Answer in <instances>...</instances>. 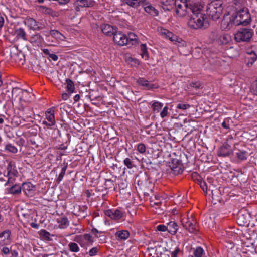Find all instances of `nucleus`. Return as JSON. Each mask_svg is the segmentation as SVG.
<instances>
[{
    "instance_id": "obj_63",
    "label": "nucleus",
    "mask_w": 257,
    "mask_h": 257,
    "mask_svg": "<svg viewBox=\"0 0 257 257\" xmlns=\"http://www.w3.org/2000/svg\"><path fill=\"white\" fill-rule=\"evenodd\" d=\"M49 58L52 59L53 61H57L58 59V57L57 56V55L51 53H50V54L49 55Z\"/></svg>"
},
{
    "instance_id": "obj_42",
    "label": "nucleus",
    "mask_w": 257,
    "mask_h": 257,
    "mask_svg": "<svg viewBox=\"0 0 257 257\" xmlns=\"http://www.w3.org/2000/svg\"><path fill=\"white\" fill-rule=\"evenodd\" d=\"M50 34L56 39L62 40L65 37L58 31L56 30H51L50 31Z\"/></svg>"
},
{
    "instance_id": "obj_24",
    "label": "nucleus",
    "mask_w": 257,
    "mask_h": 257,
    "mask_svg": "<svg viewBox=\"0 0 257 257\" xmlns=\"http://www.w3.org/2000/svg\"><path fill=\"white\" fill-rule=\"evenodd\" d=\"M167 231L172 235H174L178 230V226L174 221H170L167 223Z\"/></svg>"
},
{
    "instance_id": "obj_28",
    "label": "nucleus",
    "mask_w": 257,
    "mask_h": 257,
    "mask_svg": "<svg viewBox=\"0 0 257 257\" xmlns=\"http://www.w3.org/2000/svg\"><path fill=\"white\" fill-rule=\"evenodd\" d=\"M15 34L16 35V38L18 39H21L23 40H27L26 33L24 29L22 28L16 29L15 30Z\"/></svg>"
},
{
    "instance_id": "obj_38",
    "label": "nucleus",
    "mask_w": 257,
    "mask_h": 257,
    "mask_svg": "<svg viewBox=\"0 0 257 257\" xmlns=\"http://www.w3.org/2000/svg\"><path fill=\"white\" fill-rule=\"evenodd\" d=\"M21 186L22 190L27 194V191L30 192L34 188V186L30 182L24 183Z\"/></svg>"
},
{
    "instance_id": "obj_15",
    "label": "nucleus",
    "mask_w": 257,
    "mask_h": 257,
    "mask_svg": "<svg viewBox=\"0 0 257 257\" xmlns=\"http://www.w3.org/2000/svg\"><path fill=\"white\" fill-rule=\"evenodd\" d=\"M233 153L231 146L228 144H223L218 151V155L222 157L229 156Z\"/></svg>"
},
{
    "instance_id": "obj_7",
    "label": "nucleus",
    "mask_w": 257,
    "mask_h": 257,
    "mask_svg": "<svg viewBox=\"0 0 257 257\" xmlns=\"http://www.w3.org/2000/svg\"><path fill=\"white\" fill-rule=\"evenodd\" d=\"M159 32L161 35L168 39L171 41L173 42L174 44L179 43L183 46L185 42L177 36L173 34L171 32L167 29L161 28L159 30Z\"/></svg>"
},
{
    "instance_id": "obj_37",
    "label": "nucleus",
    "mask_w": 257,
    "mask_h": 257,
    "mask_svg": "<svg viewBox=\"0 0 257 257\" xmlns=\"http://www.w3.org/2000/svg\"><path fill=\"white\" fill-rule=\"evenodd\" d=\"M163 106V103L158 101H155L151 105V108L154 113H158Z\"/></svg>"
},
{
    "instance_id": "obj_55",
    "label": "nucleus",
    "mask_w": 257,
    "mask_h": 257,
    "mask_svg": "<svg viewBox=\"0 0 257 257\" xmlns=\"http://www.w3.org/2000/svg\"><path fill=\"white\" fill-rule=\"evenodd\" d=\"M190 107V105H189L188 104L179 103L177 106V108L181 109L183 110H186Z\"/></svg>"
},
{
    "instance_id": "obj_6",
    "label": "nucleus",
    "mask_w": 257,
    "mask_h": 257,
    "mask_svg": "<svg viewBox=\"0 0 257 257\" xmlns=\"http://www.w3.org/2000/svg\"><path fill=\"white\" fill-rule=\"evenodd\" d=\"M8 181L6 183L5 185L8 184H13L15 181V178L17 177L18 175V172L16 169V166L15 163L13 161H11L7 168Z\"/></svg>"
},
{
    "instance_id": "obj_46",
    "label": "nucleus",
    "mask_w": 257,
    "mask_h": 257,
    "mask_svg": "<svg viewBox=\"0 0 257 257\" xmlns=\"http://www.w3.org/2000/svg\"><path fill=\"white\" fill-rule=\"evenodd\" d=\"M70 251L73 252H78L79 251V247L77 243L74 242H70L68 245Z\"/></svg>"
},
{
    "instance_id": "obj_17",
    "label": "nucleus",
    "mask_w": 257,
    "mask_h": 257,
    "mask_svg": "<svg viewBox=\"0 0 257 257\" xmlns=\"http://www.w3.org/2000/svg\"><path fill=\"white\" fill-rule=\"evenodd\" d=\"M11 232L9 230H6L0 232V246L8 244L10 242Z\"/></svg>"
},
{
    "instance_id": "obj_47",
    "label": "nucleus",
    "mask_w": 257,
    "mask_h": 257,
    "mask_svg": "<svg viewBox=\"0 0 257 257\" xmlns=\"http://www.w3.org/2000/svg\"><path fill=\"white\" fill-rule=\"evenodd\" d=\"M67 168V164H64L63 167H62L61 169V173L59 175V176L57 179V182L59 183L60 181H61L63 178V177L64 176L65 174V172Z\"/></svg>"
},
{
    "instance_id": "obj_34",
    "label": "nucleus",
    "mask_w": 257,
    "mask_h": 257,
    "mask_svg": "<svg viewBox=\"0 0 257 257\" xmlns=\"http://www.w3.org/2000/svg\"><path fill=\"white\" fill-rule=\"evenodd\" d=\"M231 41V37L230 35L226 34H222L220 36L219 38V42L222 45L228 44Z\"/></svg>"
},
{
    "instance_id": "obj_45",
    "label": "nucleus",
    "mask_w": 257,
    "mask_h": 257,
    "mask_svg": "<svg viewBox=\"0 0 257 257\" xmlns=\"http://www.w3.org/2000/svg\"><path fill=\"white\" fill-rule=\"evenodd\" d=\"M73 226H71L70 228V229L71 230V233L70 235H73L75 234H79L81 233L83 229L81 227H76L77 224H73Z\"/></svg>"
},
{
    "instance_id": "obj_16",
    "label": "nucleus",
    "mask_w": 257,
    "mask_h": 257,
    "mask_svg": "<svg viewBox=\"0 0 257 257\" xmlns=\"http://www.w3.org/2000/svg\"><path fill=\"white\" fill-rule=\"evenodd\" d=\"M105 214L115 220H120L123 216V213L118 209L108 210L106 212Z\"/></svg>"
},
{
    "instance_id": "obj_58",
    "label": "nucleus",
    "mask_w": 257,
    "mask_h": 257,
    "mask_svg": "<svg viewBox=\"0 0 257 257\" xmlns=\"http://www.w3.org/2000/svg\"><path fill=\"white\" fill-rule=\"evenodd\" d=\"M42 124L46 126L48 128L54 125V124H53V122H50L49 121L48 122L46 120V119H45L44 120H42Z\"/></svg>"
},
{
    "instance_id": "obj_48",
    "label": "nucleus",
    "mask_w": 257,
    "mask_h": 257,
    "mask_svg": "<svg viewBox=\"0 0 257 257\" xmlns=\"http://www.w3.org/2000/svg\"><path fill=\"white\" fill-rule=\"evenodd\" d=\"M5 149L12 153H16L18 151L17 148L11 144H7L5 146Z\"/></svg>"
},
{
    "instance_id": "obj_64",
    "label": "nucleus",
    "mask_w": 257,
    "mask_h": 257,
    "mask_svg": "<svg viewBox=\"0 0 257 257\" xmlns=\"http://www.w3.org/2000/svg\"><path fill=\"white\" fill-rule=\"evenodd\" d=\"M176 160H174L171 164V165H170V167L171 168V172H173V167H177V164L176 163V162L175 161Z\"/></svg>"
},
{
    "instance_id": "obj_40",
    "label": "nucleus",
    "mask_w": 257,
    "mask_h": 257,
    "mask_svg": "<svg viewBox=\"0 0 257 257\" xmlns=\"http://www.w3.org/2000/svg\"><path fill=\"white\" fill-rule=\"evenodd\" d=\"M66 85L67 91L70 93H72L74 92L75 87L73 82L70 79H67L66 80Z\"/></svg>"
},
{
    "instance_id": "obj_4",
    "label": "nucleus",
    "mask_w": 257,
    "mask_h": 257,
    "mask_svg": "<svg viewBox=\"0 0 257 257\" xmlns=\"http://www.w3.org/2000/svg\"><path fill=\"white\" fill-rule=\"evenodd\" d=\"M181 223L183 228L191 233H196L198 231V225L196 220L194 218L192 214L181 219Z\"/></svg>"
},
{
    "instance_id": "obj_61",
    "label": "nucleus",
    "mask_w": 257,
    "mask_h": 257,
    "mask_svg": "<svg viewBox=\"0 0 257 257\" xmlns=\"http://www.w3.org/2000/svg\"><path fill=\"white\" fill-rule=\"evenodd\" d=\"M200 185L202 190L205 191L207 190L206 184L204 181L200 182Z\"/></svg>"
},
{
    "instance_id": "obj_50",
    "label": "nucleus",
    "mask_w": 257,
    "mask_h": 257,
    "mask_svg": "<svg viewBox=\"0 0 257 257\" xmlns=\"http://www.w3.org/2000/svg\"><path fill=\"white\" fill-rule=\"evenodd\" d=\"M124 164L129 169L133 168L135 166L132 160L130 158H125L123 161Z\"/></svg>"
},
{
    "instance_id": "obj_20",
    "label": "nucleus",
    "mask_w": 257,
    "mask_h": 257,
    "mask_svg": "<svg viewBox=\"0 0 257 257\" xmlns=\"http://www.w3.org/2000/svg\"><path fill=\"white\" fill-rule=\"evenodd\" d=\"M100 28L102 33L108 36H112L116 30V27L106 24L101 25Z\"/></svg>"
},
{
    "instance_id": "obj_18",
    "label": "nucleus",
    "mask_w": 257,
    "mask_h": 257,
    "mask_svg": "<svg viewBox=\"0 0 257 257\" xmlns=\"http://www.w3.org/2000/svg\"><path fill=\"white\" fill-rule=\"evenodd\" d=\"M114 235L117 241H122L127 239L130 236V233L128 230H121L117 231Z\"/></svg>"
},
{
    "instance_id": "obj_5",
    "label": "nucleus",
    "mask_w": 257,
    "mask_h": 257,
    "mask_svg": "<svg viewBox=\"0 0 257 257\" xmlns=\"http://www.w3.org/2000/svg\"><path fill=\"white\" fill-rule=\"evenodd\" d=\"M253 34L254 31L252 29L241 28L235 34V40L238 42H248Z\"/></svg>"
},
{
    "instance_id": "obj_54",
    "label": "nucleus",
    "mask_w": 257,
    "mask_h": 257,
    "mask_svg": "<svg viewBox=\"0 0 257 257\" xmlns=\"http://www.w3.org/2000/svg\"><path fill=\"white\" fill-rule=\"evenodd\" d=\"M168 114V107L167 106H165L163 110L160 112V116L162 118H164L165 116H167Z\"/></svg>"
},
{
    "instance_id": "obj_13",
    "label": "nucleus",
    "mask_w": 257,
    "mask_h": 257,
    "mask_svg": "<svg viewBox=\"0 0 257 257\" xmlns=\"http://www.w3.org/2000/svg\"><path fill=\"white\" fill-rule=\"evenodd\" d=\"M94 4V2L92 0H77L74 3L75 9L77 11H79L81 8L92 7Z\"/></svg>"
},
{
    "instance_id": "obj_23",
    "label": "nucleus",
    "mask_w": 257,
    "mask_h": 257,
    "mask_svg": "<svg viewBox=\"0 0 257 257\" xmlns=\"http://www.w3.org/2000/svg\"><path fill=\"white\" fill-rule=\"evenodd\" d=\"M32 96L33 97L34 95L31 94L27 90H23L21 97L20 98V102L21 103L22 102H30L32 100Z\"/></svg>"
},
{
    "instance_id": "obj_8",
    "label": "nucleus",
    "mask_w": 257,
    "mask_h": 257,
    "mask_svg": "<svg viewBox=\"0 0 257 257\" xmlns=\"http://www.w3.org/2000/svg\"><path fill=\"white\" fill-rule=\"evenodd\" d=\"M233 21V20L232 16H230L229 12H226L224 14L223 19L221 22V28L223 30L230 29L234 26V24Z\"/></svg>"
},
{
    "instance_id": "obj_2",
    "label": "nucleus",
    "mask_w": 257,
    "mask_h": 257,
    "mask_svg": "<svg viewBox=\"0 0 257 257\" xmlns=\"http://www.w3.org/2000/svg\"><path fill=\"white\" fill-rule=\"evenodd\" d=\"M199 9L196 12L192 13L191 18L188 22V26L194 29L201 28H206L208 26V20L205 14L200 13L201 6H198Z\"/></svg>"
},
{
    "instance_id": "obj_30",
    "label": "nucleus",
    "mask_w": 257,
    "mask_h": 257,
    "mask_svg": "<svg viewBox=\"0 0 257 257\" xmlns=\"http://www.w3.org/2000/svg\"><path fill=\"white\" fill-rule=\"evenodd\" d=\"M177 164V167H173V172H172L174 175H177L179 174H181L183 171V165L181 161L178 160H176L175 161Z\"/></svg>"
},
{
    "instance_id": "obj_60",
    "label": "nucleus",
    "mask_w": 257,
    "mask_h": 257,
    "mask_svg": "<svg viewBox=\"0 0 257 257\" xmlns=\"http://www.w3.org/2000/svg\"><path fill=\"white\" fill-rule=\"evenodd\" d=\"M10 250L8 247H4L2 250V252L6 255H8L10 254Z\"/></svg>"
},
{
    "instance_id": "obj_52",
    "label": "nucleus",
    "mask_w": 257,
    "mask_h": 257,
    "mask_svg": "<svg viewBox=\"0 0 257 257\" xmlns=\"http://www.w3.org/2000/svg\"><path fill=\"white\" fill-rule=\"evenodd\" d=\"M137 150L140 153H144L146 151V147L144 144L140 143L137 145Z\"/></svg>"
},
{
    "instance_id": "obj_57",
    "label": "nucleus",
    "mask_w": 257,
    "mask_h": 257,
    "mask_svg": "<svg viewBox=\"0 0 257 257\" xmlns=\"http://www.w3.org/2000/svg\"><path fill=\"white\" fill-rule=\"evenodd\" d=\"M181 251L179 248L177 247L175 249L171 252V257H178V254Z\"/></svg>"
},
{
    "instance_id": "obj_25",
    "label": "nucleus",
    "mask_w": 257,
    "mask_h": 257,
    "mask_svg": "<svg viewBox=\"0 0 257 257\" xmlns=\"http://www.w3.org/2000/svg\"><path fill=\"white\" fill-rule=\"evenodd\" d=\"M121 1L133 8H137L141 6L143 0H121Z\"/></svg>"
},
{
    "instance_id": "obj_31",
    "label": "nucleus",
    "mask_w": 257,
    "mask_h": 257,
    "mask_svg": "<svg viewBox=\"0 0 257 257\" xmlns=\"http://www.w3.org/2000/svg\"><path fill=\"white\" fill-rule=\"evenodd\" d=\"M162 200L163 197L162 196L159 195H155L154 198H152L150 201L151 205L153 207L155 206H158L159 205L161 204Z\"/></svg>"
},
{
    "instance_id": "obj_27",
    "label": "nucleus",
    "mask_w": 257,
    "mask_h": 257,
    "mask_svg": "<svg viewBox=\"0 0 257 257\" xmlns=\"http://www.w3.org/2000/svg\"><path fill=\"white\" fill-rule=\"evenodd\" d=\"M21 186L19 184L13 185L8 189V192L14 195H19L21 192Z\"/></svg>"
},
{
    "instance_id": "obj_53",
    "label": "nucleus",
    "mask_w": 257,
    "mask_h": 257,
    "mask_svg": "<svg viewBox=\"0 0 257 257\" xmlns=\"http://www.w3.org/2000/svg\"><path fill=\"white\" fill-rule=\"evenodd\" d=\"M99 251V248L98 247H93L91 248L88 252V254L91 256H94L97 254Z\"/></svg>"
},
{
    "instance_id": "obj_35",
    "label": "nucleus",
    "mask_w": 257,
    "mask_h": 257,
    "mask_svg": "<svg viewBox=\"0 0 257 257\" xmlns=\"http://www.w3.org/2000/svg\"><path fill=\"white\" fill-rule=\"evenodd\" d=\"M236 155L238 159L244 160L247 159L249 154L246 151L238 150L236 153Z\"/></svg>"
},
{
    "instance_id": "obj_62",
    "label": "nucleus",
    "mask_w": 257,
    "mask_h": 257,
    "mask_svg": "<svg viewBox=\"0 0 257 257\" xmlns=\"http://www.w3.org/2000/svg\"><path fill=\"white\" fill-rule=\"evenodd\" d=\"M250 59H251V61L249 62L251 64H253L257 59V55L255 53L253 55H251Z\"/></svg>"
},
{
    "instance_id": "obj_21",
    "label": "nucleus",
    "mask_w": 257,
    "mask_h": 257,
    "mask_svg": "<svg viewBox=\"0 0 257 257\" xmlns=\"http://www.w3.org/2000/svg\"><path fill=\"white\" fill-rule=\"evenodd\" d=\"M176 0H161V7L164 11H170L172 10L175 6Z\"/></svg>"
},
{
    "instance_id": "obj_36",
    "label": "nucleus",
    "mask_w": 257,
    "mask_h": 257,
    "mask_svg": "<svg viewBox=\"0 0 257 257\" xmlns=\"http://www.w3.org/2000/svg\"><path fill=\"white\" fill-rule=\"evenodd\" d=\"M57 223L61 228H66L68 226L69 221L66 217H62L57 219Z\"/></svg>"
},
{
    "instance_id": "obj_12",
    "label": "nucleus",
    "mask_w": 257,
    "mask_h": 257,
    "mask_svg": "<svg viewBox=\"0 0 257 257\" xmlns=\"http://www.w3.org/2000/svg\"><path fill=\"white\" fill-rule=\"evenodd\" d=\"M141 6L144 8L145 11L153 16L158 15L159 12L148 1L143 0Z\"/></svg>"
},
{
    "instance_id": "obj_11",
    "label": "nucleus",
    "mask_w": 257,
    "mask_h": 257,
    "mask_svg": "<svg viewBox=\"0 0 257 257\" xmlns=\"http://www.w3.org/2000/svg\"><path fill=\"white\" fill-rule=\"evenodd\" d=\"M242 19V25L246 26L251 22V17L249 10L244 8L238 11Z\"/></svg>"
},
{
    "instance_id": "obj_22",
    "label": "nucleus",
    "mask_w": 257,
    "mask_h": 257,
    "mask_svg": "<svg viewBox=\"0 0 257 257\" xmlns=\"http://www.w3.org/2000/svg\"><path fill=\"white\" fill-rule=\"evenodd\" d=\"M137 82L140 85L145 87L146 89L148 90L157 88V86H156L155 85L151 83L150 82L145 80L144 78H139Z\"/></svg>"
},
{
    "instance_id": "obj_19",
    "label": "nucleus",
    "mask_w": 257,
    "mask_h": 257,
    "mask_svg": "<svg viewBox=\"0 0 257 257\" xmlns=\"http://www.w3.org/2000/svg\"><path fill=\"white\" fill-rule=\"evenodd\" d=\"M24 23L31 29L34 30H40L43 28L42 26H39L38 22L32 18H27L25 20Z\"/></svg>"
},
{
    "instance_id": "obj_32",
    "label": "nucleus",
    "mask_w": 257,
    "mask_h": 257,
    "mask_svg": "<svg viewBox=\"0 0 257 257\" xmlns=\"http://www.w3.org/2000/svg\"><path fill=\"white\" fill-rule=\"evenodd\" d=\"M46 118L48 121L53 122V124H55L54 111L53 110H49L46 112Z\"/></svg>"
},
{
    "instance_id": "obj_10",
    "label": "nucleus",
    "mask_w": 257,
    "mask_h": 257,
    "mask_svg": "<svg viewBox=\"0 0 257 257\" xmlns=\"http://www.w3.org/2000/svg\"><path fill=\"white\" fill-rule=\"evenodd\" d=\"M249 214L246 211H240L237 214V222L239 225H247L249 222Z\"/></svg>"
},
{
    "instance_id": "obj_29",
    "label": "nucleus",
    "mask_w": 257,
    "mask_h": 257,
    "mask_svg": "<svg viewBox=\"0 0 257 257\" xmlns=\"http://www.w3.org/2000/svg\"><path fill=\"white\" fill-rule=\"evenodd\" d=\"M127 44L128 45H136L138 44V37L133 33H129L127 36Z\"/></svg>"
},
{
    "instance_id": "obj_9",
    "label": "nucleus",
    "mask_w": 257,
    "mask_h": 257,
    "mask_svg": "<svg viewBox=\"0 0 257 257\" xmlns=\"http://www.w3.org/2000/svg\"><path fill=\"white\" fill-rule=\"evenodd\" d=\"M113 41L114 43L119 46H124L127 44V36L117 30L113 34Z\"/></svg>"
},
{
    "instance_id": "obj_3",
    "label": "nucleus",
    "mask_w": 257,
    "mask_h": 257,
    "mask_svg": "<svg viewBox=\"0 0 257 257\" xmlns=\"http://www.w3.org/2000/svg\"><path fill=\"white\" fill-rule=\"evenodd\" d=\"M223 10L222 2L220 0H214L207 5L206 13L210 18L216 21L220 18Z\"/></svg>"
},
{
    "instance_id": "obj_14",
    "label": "nucleus",
    "mask_w": 257,
    "mask_h": 257,
    "mask_svg": "<svg viewBox=\"0 0 257 257\" xmlns=\"http://www.w3.org/2000/svg\"><path fill=\"white\" fill-rule=\"evenodd\" d=\"M87 209V207L85 205L80 206L76 205L74 206V210L72 212V214L77 217L80 216L85 218L87 216L86 213Z\"/></svg>"
},
{
    "instance_id": "obj_51",
    "label": "nucleus",
    "mask_w": 257,
    "mask_h": 257,
    "mask_svg": "<svg viewBox=\"0 0 257 257\" xmlns=\"http://www.w3.org/2000/svg\"><path fill=\"white\" fill-rule=\"evenodd\" d=\"M84 241H87L88 243L92 244L93 242V238L92 236L89 234H85L84 235H82Z\"/></svg>"
},
{
    "instance_id": "obj_41",
    "label": "nucleus",
    "mask_w": 257,
    "mask_h": 257,
    "mask_svg": "<svg viewBox=\"0 0 257 257\" xmlns=\"http://www.w3.org/2000/svg\"><path fill=\"white\" fill-rule=\"evenodd\" d=\"M141 51V55L142 58L145 60H148L149 58V54L147 51V47L145 44H141L140 46Z\"/></svg>"
},
{
    "instance_id": "obj_43",
    "label": "nucleus",
    "mask_w": 257,
    "mask_h": 257,
    "mask_svg": "<svg viewBox=\"0 0 257 257\" xmlns=\"http://www.w3.org/2000/svg\"><path fill=\"white\" fill-rule=\"evenodd\" d=\"M39 235L45 240L50 241L52 240L50 238V233L45 229L41 230L39 232Z\"/></svg>"
},
{
    "instance_id": "obj_49",
    "label": "nucleus",
    "mask_w": 257,
    "mask_h": 257,
    "mask_svg": "<svg viewBox=\"0 0 257 257\" xmlns=\"http://www.w3.org/2000/svg\"><path fill=\"white\" fill-rule=\"evenodd\" d=\"M74 241L78 243L82 247H84L85 245L84 239L82 235H77L75 236Z\"/></svg>"
},
{
    "instance_id": "obj_26",
    "label": "nucleus",
    "mask_w": 257,
    "mask_h": 257,
    "mask_svg": "<svg viewBox=\"0 0 257 257\" xmlns=\"http://www.w3.org/2000/svg\"><path fill=\"white\" fill-rule=\"evenodd\" d=\"M23 89L18 87L13 88L12 90V99L16 100L18 99L20 100V98L21 97Z\"/></svg>"
},
{
    "instance_id": "obj_44",
    "label": "nucleus",
    "mask_w": 257,
    "mask_h": 257,
    "mask_svg": "<svg viewBox=\"0 0 257 257\" xmlns=\"http://www.w3.org/2000/svg\"><path fill=\"white\" fill-rule=\"evenodd\" d=\"M193 254L194 257H202L204 254V251L201 247H197L193 249Z\"/></svg>"
},
{
    "instance_id": "obj_33",
    "label": "nucleus",
    "mask_w": 257,
    "mask_h": 257,
    "mask_svg": "<svg viewBox=\"0 0 257 257\" xmlns=\"http://www.w3.org/2000/svg\"><path fill=\"white\" fill-rule=\"evenodd\" d=\"M42 41L43 38L39 34L33 35L31 38V42L33 45H39L42 42Z\"/></svg>"
},
{
    "instance_id": "obj_39",
    "label": "nucleus",
    "mask_w": 257,
    "mask_h": 257,
    "mask_svg": "<svg viewBox=\"0 0 257 257\" xmlns=\"http://www.w3.org/2000/svg\"><path fill=\"white\" fill-rule=\"evenodd\" d=\"M232 16L234 26L242 25V19L238 11L234 13Z\"/></svg>"
},
{
    "instance_id": "obj_1",
    "label": "nucleus",
    "mask_w": 257,
    "mask_h": 257,
    "mask_svg": "<svg viewBox=\"0 0 257 257\" xmlns=\"http://www.w3.org/2000/svg\"><path fill=\"white\" fill-rule=\"evenodd\" d=\"M175 12L179 17H184L191 13L197 12L199 8L198 5L188 0H176Z\"/></svg>"
},
{
    "instance_id": "obj_59",
    "label": "nucleus",
    "mask_w": 257,
    "mask_h": 257,
    "mask_svg": "<svg viewBox=\"0 0 257 257\" xmlns=\"http://www.w3.org/2000/svg\"><path fill=\"white\" fill-rule=\"evenodd\" d=\"M190 86L192 87L195 88L196 89H198V88H200L201 85H200V83L195 82H191L190 84Z\"/></svg>"
},
{
    "instance_id": "obj_56",
    "label": "nucleus",
    "mask_w": 257,
    "mask_h": 257,
    "mask_svg": "<svg viewBox=\"0 0 257 257\" xmlns=\"http://www.w3.org/2000/svg\"><path fill=\"white\" fill-rule=\"evenodd\" d=\"M156 229L158 231L161 232L167 231V227L165 225H159L157 226Z\"/></svg>"
}]
</instances>
